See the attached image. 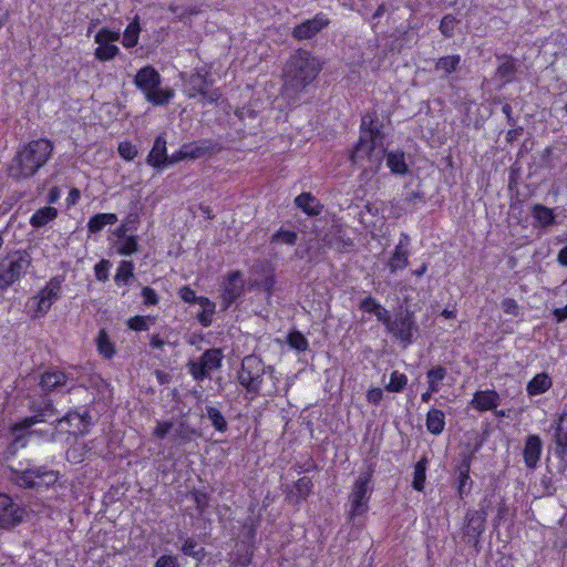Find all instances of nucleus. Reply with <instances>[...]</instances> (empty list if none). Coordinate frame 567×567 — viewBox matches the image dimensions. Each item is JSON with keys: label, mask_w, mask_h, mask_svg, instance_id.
Segmentation results:
<instances>
[{"label": "nucleus", "mask_w": 567, "mask_h": 567, "mask_svg": "<svg viewBox=\"0 0 567 567\" xmlns=\"http://www.w3.org/2000/svg\"><path fill=\"white\" fill-rule=\"evenodd\" d=\"M244 292L243 274L235 270L228 274L221 291V303L225 309L229 308Z\"/></svg>", "instance_id": "nucleus-17"}, {"label": "nucleus", "mask_w": 567, "mask_h": 567, "mask_svg": "<svg viewBox=\"0 0 567 567\" xmlns=\"http://www.w3.org/2000/svg\"><path fill=\"white\" fill-rule=\"evenodd\" d=\"M409 236L405 234L401 235L399 244L395 246L392 256L389 259L388 267L392 274L398 270L404 269L409 265Z\"/></svg>", "instance_id": "nucleus-20"}, {"label": "nucleus", "mask_w": 567, "mask_h": 567, "mask_svg": "<svg viewBox=\"0 0 567 567\" xmlns=\"http://www.w3.org/2000/svg\"><path fill=\"white\" fill-rule=\"evenodd\" d=\"M312 486L313 484L310 477L303 476L299 478L295 484L297 497L305 501L310 495Z\"/></svg>", "instance_id": "nucleus-46"}, {"label": "nucleus", "mask_w": 567, "mask_h": 567, "mask_svg": "<svg viewBox=\"0 0 567 567\" xmlns=\"http://www.w3.org/2000/svg\"><path fill=\"white\" fill-rule=\"evenodd\" d=\"M198 303L202 307V311L197 315V320L203 327H209L213 313L215 312V303L206 297H199Z\"/></svg>", "instance_id": "nucleus-32"}, {"label": "nucleus", "mask_w": 567, "mask_h": 567, "mask_svg": "<svg viewBox=\"0 0 567 567\" xmlns=\"http://www.w3.org/2000/svg\"><path fill=\"white\" fill-rule=\"evenodd\" d=\"M553 382L550 377L545 373H538L536 374L527 384V393L529 395H538L545 393L547 390L550 389Z\"/></svg>", "instance_id": "nucleus-27"}, {"label": "nucleus", "mask_w": 567, "mask_h": 567, "mask_svg": "<svg viewBox=\"0 0 567 567\" xmlns=\"http://www.w3.org/2000/svg\"><path fill=\"white\" fill-rule=\"evenodd\" d=\"M426 464L427 460L423 457L414 466L412 487L417 492H422L424 489Z\"/></svg>", "instance_id": "nucleus-35"}, {"label": "nucleus", "mask_w": 567, "mask_h": 567, "mask_svg": "<svg viewBox=\"0 0 567 567\" xmlns=\"http://www.w3.org/2000/svg\"><path fill=\"white\" fill-rule=\"evenodd\" d=\"M142 297L144 298V305L155 306L158 303V296L156 291L151 287H144L142 289Z\"/></svg>", "instance_id": "nucleus-61"}, {"label": "nucleus", "mask_w": 567, "mask_h": 567, "mask_svg": "<svg viewBox=\"0 0 567 567\" xmlns=\"http://www.w3.org/2000/svg\"><path fill=\"white\" fill-rule=\"evenodd\" d=\"M120 53V49L114 44H99L94 55L100 61H110Z\"/></svg>", "instance_id": "nucleus-44"}, {"label": "nucleus", "mask_w": 567, "mask_h": 567, "mask_svg": "<svg viewBox=\"0 0 567 567\" xmlns=\"http://www.w3.org/2000/svg\"><path fill=\"white\" fill-rule=\"evenodd\" d=\"M154 567H181L178 559L173 555H162L155 561Z\"/></svg>", "instance_id": "nucleus-57"}, {"label": "nucleus", "mask_w": 567, "mask_h": 567, "mask_svg": "<svg viewBox=\"0 0 567 567\" xmlns=\"http://www.w3.org/2000/svg\"><path fill=\"white\" fill-rule=\"evenodd\" d=\"M386 331L403 343L404 348L410 346L413 342L414 334L419 332L414 312L410 309H400L394 315Z\"/></svg>", "instance_id": "nucleus-11"}, {"label": "nucleus", "mask_w": 567, "mask_h": 567, "mask_svg": "<svg viewBox=\"0 0 567 567\" xmlns=\"http://www.w3.org/2000/svg\"><path fill=\"white\" fill-rule=\"evenodd\" d=\"M206 417L209 420L212 426L220 433L228 431V422L223 412L213 405L205 406Z\"/></svg>", "instance_id": "nucleus-29"}, {"label": "nucleus", "mask_w": 567, "mask_h": 567, "mask_svg": "<svg viewBox=\"0 0 567 567\" xmlns=\"http://www.w3.org/2000/svg\"><path fill=\"white\" fill-rule=\"evenodd\" d=\"M330 24L327 14L319 12L312 19L302 21L292 28L291 37L298 41L311 40Z\"/></svg>", "instance_id": "nucleus-15"}, {"label": "nucleus", "mask_w": 567, "mask_h": 567, "mask_svg": "<svg viewBox=\"0 0 567 567\" xmlns=\"http://www.w3.org/2000/svg\"><path fill=\"white\" fill-rule=\"evenodd\" d=\"M408 384V377L399 371H393L390 375V382L385 385L388 392H402Z\"/></svg>", "instance_id": "nucleus-38"}, {"label": "nucleus", "mask_w": 567, "mask_h": 567, "mask_svg": "<svg viewBox=\"0 0 567 567\" xmlns=\"http://www.w3.org/2000/svg\"><path fill=\"white\" fill-rule=\"evenodd\" d=\"M533 217L543 226L547 227L555 223V215L551 208L537 204L533 207Z\"/></svg>", "instance_id": "nucleus-34"}, {"label": "nucleus", "mask_w": 567, "mask_h": 567, "mask_svg": "<svg viewBox=\"0 0 567 567\" xmlns=\"http://www.w3.org/2000/svg\"><path fill=\"white\" fill-rule=\"evenodd\" d=\"M58 217V209L51 206L42 207L34 212V214L30 218V225L35 228H42L47 226L50 221L54 220Z\"/></svg>", "instance_id": "nucleus-25"}, {"label": "nucleus", "mask_w": 567, "mask_h": 567, "mask_svg": "<svg viewBox=\"0 0 567 567\" xmlns=\"http://www.w3.org/2000/svg\"><path fill=\"white\" fill-rule=\"evenodd\" d=\"M555 437H565L567 440V414L559 416L555 427Z\"/></svg>", "instance_id": "nucleus-63"}, {"label": "nucleus", "mask_w": 567, "mask_h": 567, "mask_svg": "<svg viewBox=\"0 0 567 567\" xmlns=\"http://www.w3.org/2000/svg\"><path fill=\"white\" fill-rule=\"evenodd\" d=\"M178 295L181 299L187 303L198 302L199 297L196 296L195 291L189 286H183Z\"/></svg>", "instance_id": "nucleus-60"}, {"label": "nucleus", "mask_w": 567, "mask_h": 567, "mask_svg": "<svg viewBox=\"0 0 567 567\" xmlns=\"http://www.w3.org/2000/svg\"><path fill=\"white\" fill-rule=\"evenodd\" d=\"M323 240L327 246L339 252L348 251L354 245L353 240L350 237H346L344 233L340 228L327 235Z\"/></svg>", "instance_id": "nucleus-23"}, {"label": "nucleus", "mask_w": 567, "mask_h": 567, "mask_svg": "<svg viewBox=\"0 0 567 567\" xmlns=\"http://www.w3.org/2000/svg\"><path fill=\"white\" fill-rule=\"evenodd\" d=\"M112 264L110 260L102 259L94 266L95 277L99 281L105 282L109 280V270Z\"/></svg>", "instance_id": "nucleus-54"}, {"label": "nucleus", "mask_w": 567, "mask_h": 567, "mask_svg": "<svg viewBox=\"0 0 567 567\" xmlns=\"http://www.w3.org/2000/svg\"><path fill=\"white\" fill-rule=\"evenodd\" d=\"M39 386L41 393H33L28 396V409L32 415L17 422L13 425L14 432L25 431L37 423L48 422L51 417L56 419L59 412L50 393H70L78 386H82V383L72 373L54 367L49 368L41 374Z\"/></svg>", "instance_id": "nucleus-2"}, {"label": "nucleus", "mask_w": 567, "mask_h": 567, "mask_svg": "<svg viewBox=\"0 0 567 567\" xmlns=\"http://www.w3.org/2000/svg\"><path fill=\"white\" fill-rule=\"evenodd\" d=\"M120 39L118 31H112L106 28L101 29L94 40L97 44H111V42H115Z\"/></svg>", "instance_id": "nucleus-51"}, {"label": "nucleus", "mask_w": 567, "mask_h": 567, "mask_svg": "<svg viewBox=\"0 0 567 567\" xmlns=\"http://www.w3.org/2000/svg\"><path fill=\"white\" fill-rule=\"evenodd\" d=\"M198 547L197 542L194 538L188 537L183 543L181 550L185 556H189L196 558L198 560L203 559L205 556V549L203 547Z\"/></svg>", "instance_id": "nucleus-39"}, {"label": "nucleus", "mask_w": 567, "mask_h": 567, "mask_svg": "<svg viewBox=\"0 0 567 567\" xmlns=\"http://www.w3.org/2000/svg\"><path fill=\"white\" fill-rule=\"evenodd\" d=\"M173 429V422L171 421H157L156 426L153 431V435L156 439L163 440Z\"/></svg>", "instance_id": "nucleus-55"}, {"label": "nucleus", "mask_w": 567, "mask_h": 567, "mask_svg": "<svg viewBox=\"0 0 567 567\" xmlns=\"http://www.w3.org/2000/svg\"><path fill=\"white\" fill-rule=\"evenodd\" d=\"M475 449L471 453H461L458 464L455 467V474H470L472 461L474 458Z\"/></svg>", "instance_id": "nucleus-48"}, {"label": "nucleus", "mask_w": 567, "mask_h": 567, "mask_svg": "<svg viewBox=\"0 0 567 567\" xmlns=\"http://www.w3.org/2000/svg\"><path fill=\"white\" fill-rule=\"evenodd\" d=\"M32 257L27 250H12L0 257V291H6L19 281L31 266Z\"/></svg>", "instance_id": "nucleus-7"}, {"label": "nucleus", "mask_w": 567, "mask_h": 567, "mask_svg": "<svg viewBox=\"0 0 567 567\" xmlns=\"http://www.w3.org/2000/svg\"><path fill=\"white\" fill-rule=\"evenodd\" d=\"M487 517V511L481 508L477 511H467L466 513V525L464 527V535L472 542L473 547L478 553L481 550V536L485 532V522Z\"/></svg>", "instance_id": "nucleus-14"}, {"label": "nucleus", "mask_w": 567, "mask_h": 567, "mask_svg": "<svg viewBox=\"0 0 567 567\" xmlns=\"http://www.w3.org/2000/svg\"><path fill=\"white\" fill-rule=\"evenodd\" d=\"M140 32H141L140 18L136 16L133 19V21L130 22L128 25L126 27L124 34H123L122 44L128 49L135 47L138 42Z\"/></svg>", "instance_id": "nucleus-30"}, {"label": "nucleus", "mask_w": 567, "mask_h": 567, "mask_svg": "<svg viewBox=\"0 0 567 567\" xmlns=\"http://www.w3.org/2000/svg\"><path fill=\"white\" fill-rule=\"evenodd\" d=\"M374 316L377 317L378 321L382 322L385 326V329L388 330L393 319L390 316L389 311L380 305L379 307H377Z\"/></svg>", "instance_id": "nucleus-62"}, {"label": "nucleus", "mask_w": 567, "mask_h": 567, "mask_svg": "<svg viewBox=\"0 0 567 567\" xmlns=\"http://www.w3.org/2000/svg\"><path fill=\"white\" fill-rule=\"evenodd\" d=\"M53 152L47 138L31 141L17 152L8 166V176L17 182L28 179L47 164Z\"/></svg>", "instance_id": "nucleus-4"}, {"label": "nucleus", "mask_w": 567, "mask_h": 567, "mask_svg": "<svg viewBox=\"0 0 567 567\" xmlns=\"http://www.w3.org/2000/svg\"><path fill=\"white\" fill-rule=\"evenodd\" d=\"M213 85V80L209 78V72L204 74L199 71L190 73L185 80V91L189 97L200 95L207 103H217L221 96L218 89L209 90Z\"/></svg>", "instance_id": "nucleus-12"}, {"label": "nucleus", "mask_w": 567, "mask_h": 567, "mask_svg": "<svg viewBox=\"0 0 567 567\" xmlns=\"http://www.w3.org/2000/svg\"><path fill=\"white\" fill-rule=\"evenodd\" d=\"M133 82L143 92L145 100L155 106L167 105L175 95L173 89L161 87L162 76L152 65L140 69Z\"/></svg>", "instance_id": "nucleus-5"}, {"label": "nucleus", "mask_w": 567, "mask_h": 567, "mask_svg": "<svg viewBox=\"0 0 567 567\" xmlns=\"http://www.w3.org/2000/svg\"><path fill=\"white\" fill-rule=\"evenodd\" d=\"M447 374V370L443 365H436L426 372L427 381L441 382Z\"/></svg>", "instance_id": "nucleus-56"}, {"label": "nucleus", "mask_w": 567, "mask_h": 567, "mask_svg": "<svg viewBox=\"0 0 567 567\" xmlns=\"http://www.w3.org/2000/svg\"><path fill=\"white\" fill-rule=\"evenodd\" d=\"M501 306L503 311L507 315L517 316L519 312L518 303L513 298L503 299Z\"/></svg>", "instance_id": "nucleus-59"}, {"label": "nucleus", "mask_w": 567, "mask_h": 567, "mask_svg": "<svg viewBox=\"0 0 567 567\" xmlns=\"http://www.w3.org/2000/svg\"><path fill=\"white\" fill-rule=\"evenodd\" d=\"M297 240H298V235L296 231L280 228L271 236L270 243L271 244L279 243V244L293 246V245H296Z\"/></svg>", "instance_id": "nucleus-41"}, {"label": "nucleus", "mask_w": 567, "mask_h": 567, "mask_svg": "<svg viewBox=\"0 0 567 567\" xmlns=\"http://www.w3.org/2000/svg\"><path fill=\"white\" fill-rule=\"evenodd\" d=\"M195 434H196V431L194 429H192L190 426H188L185 423H181L175 429L174 436L177 441V444L181 445V444L189 443L193 440V436Z\"/></svg>", "instance_id": "nucleus-45"}, {"label": "nucleus", "mask_w": 567, "mask_h": 567, "mask_svg": "<svg viewBox=\"0 0 567 567\" xmlns=\"http://www.w3.org/2000/svg\"><path fill=\"white\" fill-rule=\"evenodd\" d=\"M134 277V265L132 261L123 260L120 262L116 274L114 276V281L116 285L120 284H128L130 280Z\"/></svg>", "instance_id": "nucleus-36"}, {"label": "nucleus", "mask_w": 567, "mask_h": 567, "mask_svg": "<svg viewBox=\"0 0 567 567\" xmlns=\"http://www.w3.org/2000/svg\"><path fill=\"white\" fill-rule=\"evenodd\" d=\"M117 221V216L112 213H100L92 216L87 223V230L92 234L100 233L106 225H113Z\"/></svg>", "instance_id": "nucleus-28"}, {"label": "nucleus", "mask_w": 567, "mask_h": 567, "mask_svg": "<svg viewBox=\"0 0 567 567\" xmlns=\"http://www.w3.org/2000/svg\"><path fill=\"white\" fill-rule=\"evenodd\" d=\"M295 204L309 216H318L322 208V206L319 204V200L310 193H301L296 197Z\"/></svg>", "instance_id": "nucleus-24"}, {"label": "nucleus", "mask_w": 567, "mask_h": 567, "mask_svg": "<svg viewBox=\"0 0 567 567\" xmlns=\"http://www.w3.org/2000/svg\"><path fill=\"white\" fill-rule=\"evenodd\" d=\"M322 69L320 61L309 51L298 49L288 59L284 69V93L297 100L303 90L310 85Z\"/></svg>", "instance_id": "nucleus-3"}, {"label": "nucleus", "mask_w": 567, "mask_h": 567, "mask_svg": "<svg viewBox=\"0 0 567 567\" xmlns=\"http://www.w3.org/2000/svg\"><path fill=\"white\" fill-rule=\"evenodd\" d=\"M425 425L431 434H441L445 427V414L443 411L439 409H431L426 414Z\"/></svg>", "instance_id": "nucleus-26"}, {"label": "nucleus", "mask_w": 567, "mask_h": 567, "mask_svg": "<svg viewBox=\"0 0 567 567\" xmlns=\"http://www.w3.org/2000/svg\"><path fill=\"white\" fill-rule=\"evenodd\" d=\"M461 63V56L458 54L446 55L440 58L435 64V70H442L445 74L454 72Z\"/></svg>", "instance_id": "nucleus-37"}, {"label": "nucleus", "mask_w": 567, "mask_h": 567, "mask_svg": "<svg viewBox=\"0 0 567 567\" xmlns=\"http://www.w3.org/2000/svg\"><path fill=\"white\" fill-rule=\"evenodd\" d=\"M116 250L122 256H131L138 250L136 236H127L117 245Z\"/></svg>", "instance_id": "nucleus-42"}, {"label": "nucleus", "mask_w": 567, "mask_h": 567, "mask_svg": "<svg viewBox=\"0 0 567 567\" xmlns=\"http://www.w3.org/2000/svg\"><path fill=\"white\" fill-rule=\"evenodd\" d=\"M274 371V367L266 365L259 357L249 354L241 360L237 380L249 394L256 396L261 394L266 374L271 375Z\"/></svg>", "instance_id": "nucleus-6"}, {"label": "nucleus", "mask_w": 567, "mask_h": 567, "mask_svg": "<svg viewBox=\"0 0 567 567\" xmlns=\"http://www.w3.org/2000/svg\"><path fill=\"white\" fill-rule=\"evenodd\" d=\"M166 161V140L163 135H159L154 141V145L147 155L146 163L155 168H163L165 167Z\"/></svg>", "instance_id": "nucleus-22"}, {"label": "nucleus", "mask_w": 567, "mask_h": 567, "mask_svg": "<svg viewBox=\"0 0 567 567\" xmlns=\"http://www.w3.org/2000/svg\"><path fill=\"white\" fill-rule=\"evenodd\" d=\"M117 152L120 156L126 161H132L137 155L135 145L127 141L121 142L118 144Z\"/></svg>", "instance_id": "nucleus-53"}, {"label": "nucleus", "mask_w": 567, "mask_h": 567, "mask_svg": "<svg viewBox=\"0 0 567 567\" xmlns=\"http://www.w3.org/2000/svg\"><path fill=\"white\" fill-rule=\"evenodd\" d=\"M259 526V518L248 517L241 525L240 535L243 542L248 545H252L256 538L257 528Z\"/></svg>", "instance_id": "nucleus-31"}, {"label": "nucleus", "mask_w": 567, "mask_h": 567, "mask_svg": "<svg viewBox=\"0 0 567 567\" xmlns=\"http://www.w3.org/2000/svg\"><path fill=\"white\" fill-rule=\"evenodd\" d=\"M379 306L380 303L377 301V299L373 298L372 296H369L360 301L359 309L364 312L374 315V311H377V307Z\"/></svg>", "instance_id": "nucleus-58"}, {"label": "nucleus", "mask_w": 567, "mask_h": 567, "mask_svg": "<svg viewBox=\"0 0 567 567\" xmlns=\"http://www.w3.org/2000/svg\"><path fill=\"white\" fill-rule=\"evenodd\" d=\"M457 484V494L460 498H464L471 493L473 481L470 474H455Z\"/></svg>", "instance_id": "nucleus-47"}, {"label": "nucleus", "mask_w": 567, "mask_h": 567, "mask_svg": "<svg viewBox=\"0 0 567 567\" xmlns=\"http://www.w3.org/2000/svg\"><path fill=\"white\" fill-rule=\"evenodd\" d=\"M383 399V391L380 388L370 389L367 393V400L373 405H379Z\"/></svg>", "instance_id": "nucleus-64"}, {"label": "nucleus", "mask_w": 567, "mask_h": 567, "mask_svg": "<svg viewBox=\"0 0 567 567\" xmlns=\"http://www.w3.org/2000/svg\"><path fill=\"white\" fill-rule=\"evenodd\" d=\"M155 318L151 316H135L127 320V327L133 331H147L150 329V324L154 323Z\"/></svg>", "instance_id": "nucleus-40"}, {"label": "nucleus", "mask_w": 567, "mask_h": 567, "mask_svg": "<svg viewBox=\"0 0 567 567\" xmlns=\"http://www.w3.org/2000/svg\"><path fill=\"white\" fill-rule=\"evenodd\" d=\"M383 122L375 112L367 113L361 117L360 136L350 159L355 165H363L368 162L365 169L377 173L383 159L386 157V165L393 174L404 175L409 168L403 152L386 153L384 147Z\"/></svg>", "instance_id": "nucleus-1"}, {"label": "nucleus", "mask_w": 567, "mask_h": 567, "mask_svg": "<svg viewBox=\"0 0 567 567\" xmlns=\"http://www.w3.org/2000/svg\"><path fill=\"white\" fill-rule=\"evenodd\" d=\"M193 498L198 514H204L209 506V496L206 492L194 491Z\"/></svg>", "instance_id": "nucleus-52"}, {"label": "nucleus", "mask_w": 567, "mask_h": 567, "mask_svg": "<svg viewBox=\"0 0 567 567\" xmlns=\"http://www.w3.org/2000/svg\"><path fill=\"white\" fill-rule=\"evenodd\" d=\"M11 481L22 488L50 487L58 481V473L44 466L12 470Z\"/></svg>", "instance_id": "nucleus-9"}, {"label": "nucleus", "mask_w": 567, "mask_h": 567, "mask_svg": "<svg viewBox=\"0 0 567 567\" xmlns=\"http://www.w3.org/2000/svg\"><path fill=\"white\" fill-rule=\"evenodd\" d=\"M375 472V463H369L365 471L361 472L354 481L350 494L349 518L354 522L357 517L363 516L369 509V501L373 491L372 477Z\"/></svg>", "instance_id": "nucleus-8"}, {"label": "nucleus", "mask_w": 567, "mask_h": 567, "mask_svg": "<svg viewBox=\"0 0 567 567\" xmlns=\"http://www.w3.org/2000/svg\"><path fill=\"white\" fill-rule=\"evenodd\" d=\"M27 511L7 494L0 493V528L10 529L24 519Z\"/></svg>", "instance_id": "nucleus-13"}, {"label": "nucleus", "mask_w": 567, "mask_h": 567, "mask_svg": "<svg viewBox=\"0 0 567 567\" xmlns=\"http://www.w3.org/2000/svg\"><path fill=\"white\" fill-rule=\"evenodd\" d=\"M498 404L499 395L495 390L477 391L471 402V405L481 412L496 409Z\"/></svg>", "instance_id": "nucleus-21"}, {"label": "nucleus", "mask_w": 567, "mask_h": 567, "mask_svg": "<svg viewBox=\"0 0 567 567\" xmlns=\"http://www.w3.org/2000/svg\"><path fill=\"white\" fill-rule=\"evenodd\" d=\"M287 342L290 348L301 352L306 351L309 347L308 340L300 331H292L287 336Z\"/></svg>", "instance_id": "nucleus-43"}, {"label": "nucleus", "mask_w": 567, "mask_h": 567, "mask_svg": "<svg viewBox=\"0 0 567 567\" xmlns=\"http://www.w3.org/2000/svg\"><path fill=\"white\" fill-rule=\"evenodd\" d=\"M224 359L223 350L210 348L205 350L196 360H189L186 364L188 373L196 382H203L210 378L213 371L221 368Z\"/></svg>", "instance_id": "nucleus-10"}, {"label": "nucleus", "mask_w": 567, "mask_h": 567, "mask_svg": "<svg viewBox=\"0 0 567 567\" xmlns=\"http://www.w3.org/2000/svg\"><path fill=\"white\" fill-rule=\"evenodd\" d=\"M197 146L200 153H203V157L217 154L223 150V146L218 142L212 140L199 141Z\"/></svg>", "instance_id": "nucleus-50"}, {"label": "nucleus", "mask_w": 567, "mask_h": 567, "mask_svg": "<svg viewBox=\"0 0 567 567\" xmlns=\"http://www.w3.org/2000/svg\"><path fill=\"white\" fill-rule=\"evenodd\" d=\"M63 277L56 276L49 280V282L39 291L38 296L34 297L37 301V312L45 315L53 302H55L62 291Z\"/></svg>", "instance_id": "nucleus-16"}, {"label": "nucleus", "mask_w": 567, "mask_h": 567, "mask_svg": "<svg viewBox=\"0 0 567 567\" xmlns=\"http://www.w3.org/2000/svg\"><path fill=\"white\" fill-rule=\"evenodd\" d=\"M96 347L103 357L111 359L115 354L114 344L111 342L110 337L105 329H101L96 337Z\"/></svg>", "instance_id": "nucleus-33"}, {"label": "nucleus", "mask_w": 567, "mask_h": 567, "mask_svg": "<svg viewBox=\"0 0 567 567\" xmlns=\"http://www.w3.org/2000/svg\"><path fill=\"white\" fill-rule=\"evenodd\" d=\"M457 22L458 20L454 16L446 14L442 18L439 29L444 37L451 38L454 35V29Z\"/></svg>", "instance_id": "nucleus-49"}, {"label": "nucleus", "mask_w": 567, "mask_h": 567, "mask_svg": "<svg viewBox=\"0 0 567 567\" xmlns=\"http://www.w3.org/2000/svg\"><path fill=\"white\" fill-rule=\"evenodd\" d=\"M543 451V441L539 435L530 434L526 437L523 458L527 468L534 470L537 467Z\"/></svg>", "instance_id": "nucleus-19"}, {"label": "nucleus", "mask_w": 567, "mask_h": 567, "mask_svg": "<svg viewBox=\"0 0 567 567\" xmlns=\"http://www.w3.org/2000/svg\"><path fill=\"white\" fill-rule=\"evenodd\" d=\"M497 59L501 62L495 71V79L499 81L498 89H503L505 85L515 81L518 65L512 55L504 54L497 56Z\"/></svg>", "instance_id": "nucleus-18"}]
</instances>
